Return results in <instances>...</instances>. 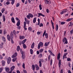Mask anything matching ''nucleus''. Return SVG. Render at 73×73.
Wrapping results in <instances>:
<instances>
[{"label": "nucleus", "mask_w": 73, "mask_h": 73, "mask_svg": "<svg viewBox=\"0 0 73 73\" xmlns=\"http://www.w3.org/2000/svg\"><path fill=\"white\" fill-rule=\"evenodd\" d=\"M50 64L51 65H52V60H50Z\"/></svg>", "instance_id": "56"}, {"label": "nucleus", "mask_w": 73, "mask_h": 73, "mask_svg": "<svg viewBox=\"0 0 73 73\" xmlns=\"http://www.w3.org/2000/svg\"><path fill=\"white\" fill-rule=\"evenodd\" d=\"M22 66L23 69H25V64L24 63H23Z\"/></svg>", "instance_id": "35"}, {"label": "nucleus", "mask_w": 73, "mask_h": 73, "mask_svg": "<svg viewBox=\"0 0 73 73\" xmlns=\"http://www.w3.org/2000/svg\"><path fill=\"white\" fill-rule=\"evenodd\" d=\"M68 73H72V72H71L70 71V70H68Z\"/></svg>", "instance_id": "64"}, {"label": "nucleus", "mask_w": 73, "mask_h": 73, "mask_svg": "<svg viewBox=\"0 0 73 73\" xmlns=\"http://www.w3.org/2000/svg\"><path fill=\"white\" fill-rule=\"evenodd\" d=\"M46 3L48 4H51V1L50 0H47L46 1Z\"/></svg>", "instance_id": "9"}, {"label": "nucleus", "mask_w": 73, "mask_h": 73, "mask_svg": "<svg viewBox=\"0 0 73 73\" xmlns=\"http://www.w3.org/2000/svg\"><path fill=\"white\" fill-rule=\"evenodd\" d=\"M36 17H35L34 18L33 20V23H35L36 21Z\"/></svg>", "instance_id": "24"}, {"label": "nucleus", "mask_w": 73, "mask_h": 73, "mask_svg": "<svg viewBox=\"0 0 73 73\" xmlns=\"http://www.w3.org/2000/svg\"><path fill=\"white\" fill-rule=\"evenodd\" d=\"M48 52L50 54H51V55H52V53L53 52H52V51H51L50 50H48Z\"/></svg>", "instance_id": "46"}, {"label": "nucleus", "mask_w": 73, "mask_h": 73, "mask_svg": "<svg viewBox=\"0 0 73 73\" xmlns=\"http://www.w3.org/2000/svg\"><path fill=\"white\" fill-rule=\"evenodd\" d=\"M3 70V68H0V73L2 72Z\"/></svg>", "instance_id": "40"}, {"label": "nucleus", "mask_w": 73, "mask_h": 73, "mask_svg": "<svg viewBox=\"0 0 73 73\" xmlns=\"http://www.w3.org/2000/svg\"><path fill=\"white\" fill-rule=\"evenodd\" d=\"M19 5H20V4L19 3H17V5L16 6V7H19Z\"/></svg>", "instance_id": "52"}, {"label": "nucleus", "mask_w": 73, "mask_h": 73, "mask_svg": "<svg viewBox=\"0 0 73 73\" xmlns=\"http://www.w3.org/2000/svg\"><path fill=\"white\" fill-rule=\"evenodd\" d=\"M2 65L3 66L5 65V62L4 60H2Z\"/></svg>", "instance_id": "17"}, {"label": "nucleus", "mask_w": 73, "mask_h": 73, "mask_svg": "<svg viewBox=\"0 0 73 73\" xmlns=\"http://www.w3.org/2000/svg\"><path fill=\"white\" fill-rule=\"evenodd\" d=\"M46 11L47 13H49V10L48 9H46Z\"/></svg>", "instance_id": "55"}, {"label": "nucleus", "mask_w": 73, "mask_h": 73, "mask_svg": "<svg viewBox=\"0 0 73 73\" xmlns=\"http://www.w3.org/2000/svg\"><path fill=\"white\" fill-rule=\"evenodd\" d=\"M40 46L42 47L43 46V43L42 42H40L38 44L37 48L38 49H40Z\"/></svg>", "instance_id": "2"}, {"label": "nucleus", "mask_w": 73, "mask_h": 73, "mask_svg": "<svg viewBox=\"0 0 73 73\" xmlns=\"http://www.w3.org/2000/svg\"><path fill=\"white\" fill-rule=\"evenodd\" d=\"M3 57L1 55H0V59H3Z\"/></svg>", "instance_id": "50"}, {"label": "nucleus", "mask_w": 73, "mask_h": 73, "mask_svg": "<svg viewBox=\"0 0 73 73\" xmlns=\"http://www.w3.org/2000/svg\"><path fill=\"white\" fill-rule=\"evenodd\" d=\"M35 68L36 70H39V69H40L39 66H38L37 64L35 65Z\"/></svg>", "instance_id": "10"}, {"label": "nucleus", "mask_w": 73, "mask_h": 73, "mask_svg": "<svg viewBox=\"0 0 73 73\" xmlns=\"http://www.w3.org/2000/svg\"><path fill=\"white\" fill-rule=\"evenodd\" d=\"M44 35L45 36V38H47L48 37V35L47 33H46V34H44Z\"/></svg>", "instance_id": "29"}, {"label": "nucleus", "mask_w": 73, "mask_h": 73, "mask_svg": "<svg viewBox=\"0 0 73 73\" xmlns=\"http://www.w3.org/2000/svg\"><path fill=\"white\" fill-rule=\"evenodd\" d=\"M39 7L40 10H41L42 9V5H41L40 4L39 5Z\"/></svg>", "instance_id": "32"}, {"label": "nucleus", "mask_w": 73, "mask_h": 73, "mask_svg": "<svg viewBox=\"0 0 73 73\" xmlns=\"http://www.w3.org/2000/svg\"><path fill=\"white\" fill-rule=\"evenodd\" d=\"M42 26H43V24L42 23H40L39 25V27H42Z\"/></svg>", "instance_id": "49"}, {"label": "nucleus", "mask_w": 73, "mask_h": 73, "mask_svg": "<svg viewBox=\"0 0 73 73\" xmlns=\"http://www.w3.org/2000/svg\"><path fill=\"white\" fill-rule=\"evenodd\" d=\"M20 25V21H19L17 23V25L19 27Z\"/></svg>", "instance_id": "20"}, {"label": "nucleus", "mask_w": 73, "mask_h": 73, "mask_svg": "<svg viewBox=\"0 0 73 73\" xmlns=\"http://www.w3.org/2000/svg\"><path fill=\"white\" fill-rule=\"evenodd\" d=\"M39 66L40 67H41V65L42 64L41 63V61H39Z\"/></svg>", "instance_id": "30"}, {"label": "nucleus", "mask_w": 73, "mask_h": 73, "mask_svg": "<svg viewBox=\"0 0 73 73\" xmlns=\"http://www.w3.org/2000/svg\"><path fill=\"white\" fill-rule=\"evenodd\" d=\"M43 50H44L43 49H40L39 50V52L40 53H42V52H43Z\"/></svg>", "instance_id": "31"}, {"label": "nucleus", "mask_w": 73, "mask_h": 73, "mask_svg": "<svg viewBox=\"0 0 73 73\" xmlns=\"http://www.w3.org/2000/svg\"><path fill=\"white\" fill-rule=\"evenodd\" d=\"M9 4H10V3L9 2H6V4H7V5H9Z\"/></svg>", "instance_id": "59"}, {"label": "nucleus", "mask_w": 73, "mask_h": 73, "mask_svg": "<svg viewBox=\"0 0 73 73\" xmlns=\"http://www.w3.org/2000/svg\"><path fill=\"white\" fill-rule=\"evenodd\" d=\"M20 51L21 52V53L22 54L23 53V50H22V49H20Z\"/></svg>", "instance_id": "43"}, {"label": "nucleus", "mask_w": 73, "mask_h": 73, "mask_svg": "<svg viewBox=\"0 0 73 73\" xmlns=\"http://www.w3.org/2000/svg\"><path fill=\"white\" fill-rule=\"evenodd\" d=\"M61 24L62 25H63V24H65V23L64 22H62L61 23Z\"/></svg>", "instance_id": "44"}, {"label": "nucleus", "mask_w": 73, "mask_h": 73, "mask_svg": "<svg viewBox=\"0 0 73 73\" xmlns=\"http://www.w3.org/2000/svg\"><path fill=\"white\" fill-rule=\"evenodd\" d=\"M23 46L24 49H26V48H27V46L25 45V44H23Z\"/></svg>", "instance_id": "33"}, {"label": "nucleus", "mask_w": 73, "mask_h": 73, "mask_svg": "<svg viewBox=\"0 0 73 73\" xmlns=\"http://www.w3.org/2000/svg\"><path fill=\"white\" fill-rule=\"evenodd\" d=\"M30 51L31 54H33V50H32V49H31L30 50Z\"/></svg>", "instance_id": "37"}, {"label": "nucleus", "mask_w": 73, "mask_h": 73, "mask_svg": "<svg viewBox=\"0 0 73 73\" xmlns=\"http://www.w3.org/2000/svg\"><path fill=\"white\" fill-rule=\"evenodd\" d=\"M2 13H4V12L5 11V8H3L1 10Z\"/></svg>", "instance_id": "34"}, {"label": "nucleus", "mask_w": 73, "mask_h": 73, "mask_svg": "<svg viewBox=\"0 0 73 73\" xmlns=\"http://www.w3.org/2000/svg\"><path fill=\"white\" fill-rule=\"evenodd\" d=\"M73 20V18H69V19H67L66 20V21H71V20Z\"/></svg>", "instance_id": "22"}, {"label": "nucleus", "mask_w": 73, "mask_h": 73, "mask_svg": "<svg viewBox=\"0 0 73 73\" xmlns=\"http://www.w3.org/2000/svg\"><path fill=\"white\" fill-rule=\"evenodd\" d=\"M16 60V58H13L12 59V61L13 62H15Z\"/></svg>", "instance_id": "36"}, {"label": "nucleus", "mask_w": 73, "mask_h": 73, "mask_svg": "<svg viewBox=\"0 0 73 73\" xmlns=\"http://www.w3.org/2000/svg\"><path fill=\"white\" fill-rule=\"evenodd\" d=\"M56 31H58V25H56Z\"/></svg>", "instance_id": "41"}, {"label": "nucleus", "mask_w": 73, "mask_h": 73, "mask_svg": "<svg viewBox=\"0 0 73 73\" xmlns=\"http://www.w3.org/2000/svg\"><path fill=\"white\" fill-rule=\"evenodd\" d=\"M62 42H64V44H68L67 39H66L65 37L62 40Z\"/></svg>", "instance_id": "3"}, {"label": "nucleus", "mask_w": 73, "mask_h": 73, "mask_svg": "<svg viewBox=\"0 0 73 73\" xmlns=\"http://www.w3.org/2000/svg\"><path fill=\"white\" fill-rule=\"evenodd\" d=\"M52 29H54V25L53 24H52Z\"/></svg>", "instance_id": "60"}, {"label": "nucleus", "mask_w": 73, "mask_h": 73, "mask_svg": "<svg viewBox=\"0 0 73 73\" xmlns=\"http://www.w3.org/2000/svg\"><path fill=\"white\" fill-rule=\"evenodd\" d=\"M40 32H37V35H40Z\"/></svg>", "instance_id": "62"}, {"label": "nucleus", "mask_w": 73, "mask_h": 73, "mask_svg": "<svg viewBox=\"0 0 73 73\" xmlns=\"http://www.w3.org/2000/svg\"><path fill=\"white\" fill-rule=\"evenodd\" d=\"M26 41H27V39H25V40H23L22 42V44H24V43H25V42H26Z\"/></svg>", "instance_id": "26"}, {"label": "nucleus", "mask_w": 73, "mask_h": 73, "mask_svg": "<svg viewBox=\"0 0 73 73\" xmlns=\"http://www.w3.org/2000/svg\"><path fill=\"white\" fill-rule=\"evenodd\" d=\"M11 61V58L10 57H9L7 59V64H9Z\"/></svg>", "instance_id": "5"}, {"label": "nucleus", "mask_w": 73, "mask_h": 73, "mask_svg": "<svg viewBox=\"0 0 73 73\" xmlns=\"http://www.w3.org/2000/svg\"><path fill=\"white\" fill-rule=\"evenodd\" d=\"M22 57L23 59H24L25 58V56L24 55H23V54H22Z\"/></svg>", "instance_id": "39"}, {"label": "nucleus", "mask_w": 73, "mask_h": 73, "mask_svg": "<svg viewBox=\"0 0 73 73\" xmlns=\"http://www.w3.org/2000/svg\"><path fill=\"white\" fill-rule=\"evenodd\" d=\"M3 21H5V16H3Z\"/></svg>", "instance_id": "47"}, {"label": "nucleus", "mask_w": 73, "mask_h": 73, "mask_svg": "<svg viewBox=\"0 0 73 73\" xmlns=\"http://www.w3.org/2000/svg\"><path fill=\"white\" fill-rule=\"evenodd\" d=\"M70 33H71V34H73V30H72L70 31Z\"/></svg>", "instance_id": "54"}, {"label": "nucleus", "mask_w": 73, "mask_h": 73, "mask_svg": "<svg viewBox=\"0 0 73 73\" xmlns=\"http://www.w3.org/2000/svg\"><path fill=\"white\" fill-rule=\"evenodd\" d=\"M7 39L9 41H10L11 40V39H10V36H9V35H8L7 36Z\"/></svg>", "instance_id": "15"}, {"label": "nucleus", "mask_w": 73, "mask_h": 73, "mask_svg": "<svg viewBox=\"0 0 73 73\" xmlns=\"http://www.w3.org/2000/svg\"><path fill=\"white\" fill-rule=\"evenodd\" d=\"M60 73H63V69H62L60 71Z\"/></svg>", "instance_id": "61"}, {"label": "nucleus", "mask_w": 73, "mask_h": 73, "mask_svg": "<svg viewBox=\"0 0 73 73\" xmlns=\"http://www.w3.org/2000/svg\"><path fill=\"white\" fill-rule=\"evenodd\" d=\"M21 40H22L23 39H24V38H25V36H19Z\"/></svg>", "instance_id": "14"}, {"label": "nucleus", "mask_w": 73, "mask_h": 73, "mask_svg": "<svg viewBox=\"0 0 73 73\" xmlns=\"http://www.w3.org/2000/svg\"><path fill=\"white\" fill-rule=\"evenodd\" d=\"M68 54V53H66L64 54V55L63 56V59H64V58H67V57H66V56Z\"/></svg>", "instance_id": "4"}, {"label": "nucleus", "mask_w": 73, "mask_h": 73, "mask_svg": "<svg viewBox=\"0 0 73 73\" xmlns=\"http://www.w3.org/2000/svg\"><path fill=\"white\" fill-rule=\"evenodd\" d=\"M38 15H40V16H42L43 17H45V15L42 14L41 13H38Z\"/></svg>", "instance_id": "21"}, {"label": "nucleus", "mask_w": 73, "mask_h": 73, "mask_svg": "<svg viewBox=\"0 0 73 73\" xmlns=\"http://www.w3.org/2000/svg\"><path fill=\"white\" fill-rule=\"evenodd\" d=\"M34 46H35V44L34 42H33L31 45V48L32 49H33L34 48Z\"/></svg>", "instance_id": "16"}, {"label": "nucleus", "mask_w": 73, "mask_h": 73, "mask_svg": "<svg viewBox=\"0 0 73 73\" xmlns=\"http://www.w3.org/2000/svg\"><path fill=\"white\" fill-rule=\"evenodd\" d=\"M28 15L30 16V17H31V18H32L33 17V14H29Z\"/></svg>", "instance_id": "19"}, {"label": "nucleus", "mask_w": 73, "mask_h": 73, "mask_svg": "<svg viewBox=\"0 0 73 73\" xmlns=\"http://www.w3.org/2000/svg\"><path fill=\"white\" fill-rule=\"evenodd\" d=\"M17 73H20V72L19 70H18L17 71Z\"/></svg>", "instance_id": "63"}, {"label": "nucleus", "mask_w": 73, "mask_h": 73, "mask_svg": "<svg viewBox=\"0 0 73 73\" xmlns=\"http://www.w3.org/2000/svg\"><path fill=\"white\" fill-rule=\"evenodd\" d=\"M9 70H10V69L9 68H5V70L6 72H9Z\"/></svg>", "instance_id": "28"}, {"label": "nucleus", "mask_w": 73, "mask_h": 73, "mask_svg": "<svg viewBox=\"0 0 73 73\" xmlns=\"http://www.w3.org/2000/svg\"><path fill=\"white\" fill-rule=\"evenodd\" d=\"M11 21L13 23H15V19H14V18L12 17L11 18Z\"/></svg>", "instance_id": "18"}, {"label": "nucleus", "mask_w": 73, "mask_h": 73, "mask_svg": "<svg viewBox=\"0 0 73 73\" xmlns=\"http://www.w3.org/2000/svg\"><path fill=\"white\" fill-rule=\"evenodd\" d=\"M27 17L28 19H30V16L29 15H27Z\"/></svg>", "instance_id": "42"}, {"label": "nucleus", "mask_w": 73, "mask_h": 73, "mask_svg": "<svg viewBox=\"0 0 73 73\" xmlns=\"http://www.w3.org/2000/svg\"><path fill=\"white\" fill-rule=\"evenodd\" d=\"M28 29L29 31H32V28H31V27H29Z\"/></svg>", "instance_id": "48"}, {"label": "nucleus", "mask_w": 73, "mask_h": 73, "mask_svg": "<svg viewBox=\"0 0 73 73\" xmlns=\"http://www.w3.org/2000/svg\"><path fill=\"white\" fill-rule=\"evenodd\" d=\"M2 40L3 41H4V42H5V37H4V36H2Z\"/></svg>", "instance_id": "25"}, {"label": "nucleus", "mask_w": 73, "mask_h": 73, "mask_svg": "<svg viewBox=\"0 0 73 73\" xmlns=\"http://www.w3.org/2000/svg\"><path fill=\"white\" fill-rule=\"evenodd\" d=\"M14 3H15V0H12L11 1V4H12V5H13Z\"/></svg>", "instance_id": "38"}, {"label": "nucleus", "mask_w": 73, "mask_h": 73, "mask_svg": "<svg viewBox=\"0 0 73 73\" xmlns=\"http://www.w3.org/2000/svg\"><path fill=\"white\" fill-rule=\"evenodd\" d=\"M42 54H39V57L40 58H41V57H42Z\"/></svg>", "instance_id": "51"}, {"label": "nucleus", "mask_w": 73, "mask_h": 73, "mask_svg": "<svg viewBox=\"0 0 73 73\" xmlns=\"http://www.w3.org/2000/svg\"><path fill=\"white\" fill-rule=\"evenodd\" d=\"M32 67L33 70H34L35 69V65H33L32 66Z\"/></svg>", "instance_id": "27"}, {"label": "nucleus", "mask_w": 73, "mask_h": 73, "mask_svg": "<svg viewBox=\"0 0 73 73\" xmlns=\"http://www.w3.org/2000/svg\"><path fill=\"white\" fill-rule=\"evenodd\" d=\"M17 56V53L15 52V54L12 56L11 58H14L15 57H16Z\"/></svg>", "instance_id": "8"}, {"label": "nucleus", "mask_w": 73, "mask_h": 73, "mask_svg": "<svg viewBox=\"0 0 73 73\" xmlns=\"http://www.w3.org/2000/svg\"><path fill=\"white\" fill-rule=\"evenodd\" d=\"M70 58H68L67 59V60L68 61H70Z\"/></svg>", "instance_id": "53"}, {"label": "nucleus", "mask_w": 73, "mask_h": 73, "mask_svg": "<svg viewBox=\"0 0 73 73\" xmlns=\"http://www.w3.org/2000/svg\"><path fill=\"white\" fill-rule=\"evenodd\" d=\"M23 71L24 73H27V71L26 70H23Z\"/></svg>", "instance_id": "57"}, {"label": "nucleus", "mask_w": 73, "mask_h": 73, "mask_svg": "<svg viewBox=\"0 0 73 73\" xmlns=\"http://www.w3.org/2000/svg\"><path fill=\"white\" fill-rule=\"evenodd\" d=\"M11 42L12 44H13V43H14V42H13V40H12V39H11Z\"/></svg>", "instance_id": "58"}, {"label": "nucleus", "mask_w": 73, "mask_h": 73, "mask_svg": "<svg viewBox=\"0 0 73 73\" xmlns=\"http://www.w3.org/2000/svg\"><path fill=\"white\" fill-rule=\"evenodd\" d=\"M48 52L50 54H51V55H52V53L53 52H52V51H51L50 50H48Z\"/></svg>", "instance_id": "45"}, {"label": "nucleus", "mask_w": 73, "mask_h": 73, "mask_svg": "<svg viewBox=\"0 0 73 73\" xmlns=\"http://www.w3.org/2000/svg\"><path fill=\"white\" fill-rule=\"evenodd\" d=\"M66 10L65 9L63 10L61 13V15H62V14H64V13H66Z\"/></svg>", "instance_id": "7"}, {"label": "nucleus", "mask_w": 73, "mask_h": 73, "mask_svg": "<svg viewBox=\"0 0 73 73\" xmlns=\"http://www.w3.org/2000/svg\"><path fill=\"white\" fill-rule=\"evenodd\" d=\"M50 42H46L44 44L45 46H48V45L49 44Z\"/></svg>", "instance_id": "12"}, {"label": "nucleus", "mask_w": 73, "mask_h": 73, "mask_svg": "<svg viewBox=\"0 0 73 73\" xmlns=\"http://www.w3.org/2000/svg\"><path fill=\"white\" fill-rule=\"evenodd\" d=\"M20 46H17V52H19V50H20Z\"/></svg>", "instance_id": "23"}, {"label": "nucleus", "mask_w": 73, "mask_h": 73, "mask_svg": "<svg viewBox=\"0 0 73 73\" xmlns=\"http://www.w3.org/2000/svg\"><path fill=\"white\" fill-rule=\"evenodd\" d=\"M61 56V54L60 53H59L58 54L57 56V60H59V62H58V65L59 68H60V66H61V60H60V56Z\"/></svg>", "instance_id": "1"}, {"label": "nucleus", "mask_w": 73, "mask_h": 73, "mask_svg": "<svg viewBox=\"0 0 73 73\" xmlns=\"http://www.w3.org/2000/svg\"><path fill=\"white\" fill-rule=\"evenodd\" d=\"M15 68V66H13L11 68V71H13L14 70V69Z\"/></svg>", "instance_id": "11"}, {"label": "nucleus", "mask_w": 73, "mask_h": 73, "mask_svg": "<svg viewBox=\"0 0 73 73\" xmlns=\"http://www.w3.org/2000/svg\"><path fill=\"white\" fill-rule=\"evenodd\" d=\"M10 36L11 38H13V33H12V32H11V33Z\"/></svg>", "instance_id": "13"}, {"label": "nucleus", "mask_w": 73, "mask_h": 73, "mask_svg": "<svg viewBox=\"0 0 73 73\" xmlns=\"http://www.w3.org/2000/svg\"><path fill=\"white\" fill-rule=\"evenodd\" d=\"M26 22L25 21L24 22V28L25 30V31H27V28H26Z\"/></svg>", "instance_id": "6"}]
</instances>
